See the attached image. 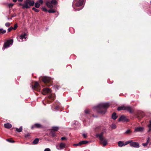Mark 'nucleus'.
<instances>
[{"instance_id":"e433bc0d","label":"nucleus","mask_w":151,"mask_h":151,"mask_svg":"<svg viewBox=\"0 0 151 151\" xmlns=\"http://www.w3.org/2000/svg\"><path fill=\"white\" fill-rule=\"evenodd\" d=\"M14 5V4L13 3H10L9 4L8 6L9 8H12L13 6Z\"/></svg>"},{"instance_id":"9d476101","label":"nucleus","mask_w":151,"mask_h":151,"mask_svg":"<svg viewBox=\"0 0 151 151\" xmlns=\"http://www.w3.org/2000/svg\"><path fill=\"white\" fill-rule=\"evenodd\" d=\"M55 96L54 95L50 94L48 96V99H47V101L49 103H50L53 100L55 99Z\"/></svg>"},{"instance_id":"79ce46f5","label":"nucleus","mask_w":151,"mask_h":151,"mask_svg":"<svg viewBox=\"0 0 151 151\" xmlns=\"http://www.w3.org/2000/svg\"><path fill=\"white\" fill-rule=\"evenodd\" d=\"M42 10L45 12H47V9L45 7H43L42 8Z\"/></svg>"},{"instance_id":"423d86ee","label":"nucleus","mask_w":151,"mask_h":151,"mask_svg":"<svg viewBox=\"0 0 151 151\" xmlns=\"http://www.w3.org/2000/svg\"><path fill=\"white\" fill-rule=\"evenodd\" d=\"M32 88L33 89L38 91L40 90L39 88V85L38 83L36 82L34 84V85L32 86Z\"/></svg>"},{"instance_id":"f8f14e48","label":"nucleus","mask_w":151,"mask_h":151,"mask_svg":"<svg viewBox=\"0 0 151 151\" xmlns=\"http://www.w3.org/2000/svg\"><path fill=\"white\" fill-rule=\"evenodd\" d=\"M119 122L122 121L123 122H127L128 121V120L126 118L125 116L122 115L119 119Z\"/></svg>"},{"instance_id":"c9c22d12","label":"nucleus","mask_w":151,"mask_h":151,"mask_svg":"<svg viewBox=\"0 0 151 151\" xmlns=\"http://www.w3.org/2000/svg\"><path fill=\"white\" fill-rule=\"evenodd\" d=\"M131 132L130 130L128 129L125 132V133L126 134H129Z\"/></svg>"},{"instance_id":"6e6d98bb","label":"nucleus","mask_w":151,"mask_h":151,"mask_svg":"<svg viewBox=\"0 0 151 151\" xmlns=\"http://www.w3.org/2000/svg\"><path fill=\"white\" fill-rule=\"evenodd\" d=\"M58 107H59V106H56V107L55 108V109H58Z\"/></svg>"},{"instance_id":"de8ad7c7","label":"nucleus","mask_w":151,"mask_h":151,"mask_svg":"<svg viewBox=\"0 0 151 151\" xmlns=\"http://www.w3.org/2000/svg\"><path fill=\"white\" fill-rule=\"evenodd\" d=\"M140 114L141 115H140L141 117H143V115H144V114L143 113V112H140V114H139V115H140Z\"/></svg>"},{"instance_id":"c85d7f7f","label":"nucleus","mask_w":151,"mask_h":151,"mask_svg":"<svg viewBox=\"0 0 151 151\" xmlns=\"http://www.w3.org/2000/svg\"><path fill=\"white\" fill-rule=\"evenodd\" d=\"M24 4H22L21 3H19L18 4V6H22V8L23 9H26V8L24 7Z\"/></svg>"},{"instance_id":"9b49d317","label":"nucleus","mask_w":151,"mask_h":151,"mask_svg":"<svg viewBox=\"0 0 151 151\" xmlns=\"http://www.w3.org/2000/svg\"><path fill=\"white\" fill-rule=\"evenodd\" d=\"M50 92V88H46L43 89V91H42V93L43 95H45Z\"/></svg>"},{"instance_id":"09e8293b","label":"nucleus","mask_w":151,"mask_h":151,"mask_svg":"<svg viewBox=\"0 0 151 151\" xmlns=\"http://www.w3.org/2000/svg\"><path fill=\"white\" fill-rule=\"evenodd\" d=\"M83 136L84 138H86L87 137V134H83Z\"/></svg>"},{"instance_id":"864d4df0","label":"nucleus","mask_w":151,"mask_h":151,"mask_svg":"<svg viewBox=\"0 0 151 151\" xmlns=\"http://www.w3.org/2000/svg\"><path fill=\"white\" fill-rule=\"evenodd\" d=\"M55 88H57V89H58L59 88V86H55Z\"/></svg>"},{"instance_id":"3c124183","label":"nucleus","mask_w":151,"mask_h":151,"mask_svg":"<svg viewBox=\"0 0 151 151\" xmlns=\"http://www.w3.org/2000/svg\"><path fill=\"white\" fill-rule=\"evenodd\" d=\"M39 2L41 4H42L43 3V1L42 0H39Z\"/></svg>"},{"instance_id":"4d7b16f0","label":"nucleus","mask_w":151,"mask_h":151,"mask_svg":"<svg viewBox=\"0 0 151 151\" xmlns=\"http://www.w3.org/2000/svg\"><path fill=\"white\" fill-rule=\"evenodd\" d=\"M17 0H13V1L14 2H16Z\"/></svg>"},{"instance_id":"412c9836","label":"nucleus","mask_w":151,"mask_h":151,"mask_svg":"<svg viewBox=\"0 0 151 151\" xmlns=\"http://www.w3.org/2000/svg\"><path fill=\"white\" fill-rule=\"evenodd\" d=\"M117 116L116 115V114L114 112L112 115V118L113 119L115 120L117 118Z\"/></svg>"},{"instance_id":"bf43d9fd","label":"nucleus","mask_w":151,"mask_h":151,"mask_svg":"<svg viewBox=\"0 0 151 151\" xmlns=\"http://www.w3.org/2000/svg\"><path fill=\"white\" fill-rule=\"evenodd\" d=\"M10 19V18H8V19Z\"/></svg>"},{"instance_id":"58836bf2","label":"nucleus","mask_w":151,"mask_h":151,"mask_svg":"<svg viewBox=\"0 0 151 151\" xmlns=\"http://www.w3.org/2000/svg\"><path fill=\"white\" fill-rule=\"evenodd\" d=\"M81 143H80V142L79 143L74 144L73 145V146H81Z\"/></svg>"},{"instance_id":"aec40b11","label":"nucleus","mask_w":151,"mask_h":151,"mask_svg":"<svg viewBox=\"0 0 151 151\" xmlns=\"http://www.w3.org/2000/svg\"><path fill=\"white\" fill-rule=\"evenodd\" d=\"M148 127L149 128L148 132H151V120H150L149 122V124L147 125Z\"/></svg>"},{"instance_id":"393cba45","label":"nucleus","mask_w":151,"mask_h":151,"mask_svg":"<svg viewBox=\"0 0 151 151\" xmlns=\"http://www.w3.org/2000/svg\"><path fill=\"white\" fill-rule=\"evenodd\" d=\"M39 139L38 138H36L33 141V144H37L39 142Z\"/></svg>"},{"instance_id":"ddd939ff","label":"nucleus","mask_w":151,"mask_h":151,"mask_svg":"<svg viewBox=\"0 0 151 151\" xmlns=\"http://www.w3.org/2000/svg\"><path fill=\"white\" fill-rule=\"evenodd\" d=\"M124 110H126L131 113L133 112V111L131 107L128 106H124Z\"/></svg>"},{"instance_id":"0eeeda50","label":"nucleus","mask_w":151,"mask_h":151,"mask_svg":"<svg viewBox=\"0 0 151 151\" xmlns=\"http://www.w3.org/2000/svg\"><path fill=\"white\" fill-rule=\"evenodd\" d=\"M58 150H61L65 148L66 147V144L64 143L61 142L60 143L58 146H56Z\"/></svg>"},{"instance_id":"f704fd0d","label":"nucleus","mask_w":151,"mask_h":151,"mask_svg":"<svg viewBox=\"0 0 151 151\" xmlns=\"http://www.w3.org/2000/svg\"><path fill=\"white\" fill-rule=\"evenodd\" d=\"M51 134L52 136L53 137H55L56 136L55 132L53 131H52L51 132Z\"/></svg>"},{"instance_id":"8fccbe9b","label":"nucleus","mask_w":151,"mask_h":151,"mask_svg":"<svg viewBox=\"0 0 151 151\" xmlns=\"http://www.w3.org/2000/svg\"><path fill=\"white\" fill-rule=\"evenodd\" d=\"M61 140H66L67 139L65 137H61Z\"/></svg>"},{"instance_id":"5fc2aeb1","label":"nucleus","mask_w":151,"mask_h":151,"mask_svg":"<svg viewBox=\"0 0 151 151\" xmlns=\"http://www.w3.org/2000/svg\"><path fill=\"white\" fill-rule=\"evenodd\" d=\"M17 1L19 2H21L23 1V0H17Z\"/></svg>"},{"instance_id":"f3484780","label":"nucleus","mask_w":151,"mask_h":151,"mask_svg":"<svg viewBox=\"0 0 151 151\" xmlns=\"http://www.w3.org/2000/svg\"><path fill=\"white\" fill-rule=\"evenodd\" d=\"M12 125L9 123L5 124H4V127L7 129H9L12 127Z\"/></svg>"},{"instance_id":"ea45409f","label":"nucleus","mask_w":151,"mask_h":151,"mask_svg":"<svg viewBox=\"0 0 151 151\" xmlns=\"http://www.w3.org/2000/svg\"><path fill=\"white\" fill-rule=\"evenodd\" d=\"M12 29H13V27H10L8 28V32H10Z\"/></svg>"},{"instance_id":"4468645a","label":"nucleus","mask_w":151,"mask_h":151,"mask_svg":"<svg viewBox=\"0 0 151 151\" xmlns=\"http://www.w3.org/2000/svg\"><path fill=\"white\" fill-rule=\"evenodd\" d=\"M84 2L83 0H79L76 4V5L77 7H79L83 5Z\"/></svg>"},{"instance_id":"473e14b6","label":"nucleus","mask_w":151,"mask_h":151,"mask_svg":"<svg viewBox=\"0 0 151 151\" xmlns=\"http://www.w3.org/2000/svg\"><path fill=\"white\" fill-rule=\"evenodd\" d=\"M32 9L33 10H34V11H35V12H39V11H40V10L39 9H37L34 7H33L32 8Z\"/></svg>"},{"instance_id":"39448f33","label":"nucleus","mask_w":151,"mask_h":151,"mask_svg":"<svg viewBox=\"0 0 151 151\" xmlns=\"http://www.w3.org/2000/svg\"><path fill=\"white\" fill-rule=\"evenodd\" d=\"M42 81L45 83H47L50 82L51 78H50L48 77L45 76L43 77Z\"/></svg>"},{"instance_id":"a878e982","label":"nucleus","mask_w":151,"mask_h":151,"mask_svg":"<svg viewBox=\"0 0 151 151\" xmlns=\"http://www.w3.org/2000/svg\"><path fill=\"white\" fill-rule=\"evenodd\" d=\"M51 2L52 4L53 5H56L58 3L56 0H52Z\"/></svg>"},{"instance_id":"c756f323","label":"nucleus","mask_w":151,"mask_h":151,"mask_svg":"<svg viewBox=\"0 0 151 151\" xmlns=\"http://www.w3.org/2000/svg\"><path fill=\"white\" fill-rule=\"evenodd\" d=\"M6 31L5 30H4L2 29H0V34L1 33L2 34H4L6 33Z\"/></svg>"},{"instance_id":"6e6552de","label":"nucleus","mask_w":151,"mask_h":151,"mask_svg":"<svg viewBox=\"0 0 151 151\" xmlns=\"http://www.w3.org/2000/svg\"><path fill=\"white\" fill-rule=\"evenodd\" d=\"M43 128V126L38 123L35 124L31 127V129H32L35 128Z\"/></svg>"},{"instance_id":"603ef678","label":"nucleus","mask_w":151,"mask_h":151,"mask_svg":"<svg viewBox=\"0 0 151 151\" xmlns=\"http://www.w3.org/2000/svg\"><path fill=\"white\" fill-rule=\"evenodd\" d=\"M29 136V134H27L25 136V137L27 138V137Z\"/></svg>"},{"instance_id":"a19ab883","label":"nucleus","mask_w":151,"mask_h":151,"mask_svg":"<svg viewBox=\"0 0 151 151\" xmlns=\"http://www.w3.org/2000/svg\"><path fill=\"white\" fill-rule=\"evenodd\" d=\"M10 25V24L9 22H7L5 24V26L7 27H9Z\"/></svg>"},{"instance_id":"1a4fd4ad","label":"nucleus","mask_w":151,"mask_h":151,"mask_svg":"<svg viewBox=\"0 0 151 151\" xmlns=\"http://www.w3.org/2000/svg\"><path fill=\"white\" fill-rule=\"evenodd\" d=\"M130 146L132 147H133L135 148H139V145L138 143L137 142H131L130 144Z\"/></svg>"},{"instance_id":"f257e3e1","label":"nucleus","mask_w":151,"mask_h":151,"mask_svg":"<svg viewBox=\"0 0 151 151\" xmlns=\"http://www.w3.org/2000/svg\"><path fill=\"white\" fill-rule=\"evenodd\" d=\"M109 106L110 104L109 103H101L95 106L94 109L99 113L104 114L106 111L107 109Z\"/></svg>"},{"instance_id":"37998d69","label":"nucleus","mask_w":151,"mask_h":151,"mask_svg":"<svg viewBox=\"0 0 151 151\" xmlns=\"http://www.w3.org/2000/svg\"><path fill=\"white\" fill-rule=\"evenodd\" d=\"M6 140L10 142H14V141H12L11 139H7Z\"/></svg>"},{"instance_id":"49530a36","label":"nucleus","mask_w":151,"mask_h":151,"mask_svg":"<svg viewBox=\"0 0 151 151\" xmlns=\"http://www.w3.org/2000/svg\"><path fill=\"white\" fill-rule=\"evenodd\" d=\"M44 151H51V150L50 148H47L45 149Z\"/></svg>"},{"instance_id":"13d9d810","label":"nucleus","mask_w":151,"mask_h":151,"mask_svg":"<svg viewBox=\"0 0 151 151\" xmlns=\"http://www.w3.org/2000/svg\"><path fill=\"white\" fill-rule=\"evenodd\" d=\"M82 9V8H81V9H76L75 10H80L81 9Z\"/></svg>"},{"instance_id":"5701e85b","label":"nucleus","mask_w":151,"mask_h":151,"mask_svg":"<svg viewBox=\"0 0 151 151\" xmlns=\"http://www.w3.org/2000/svg\"><path fill=\"white\" fill-rule=\"evenodd\" d=\"M124 106H121L118 107L117 108V110L120 111L121 110H124Z\"/></svg>"},{"instance_id":"4c0bfd02","label":"nucleus","mask_w":151,"mask_h":151,"mask_svg":"<svg viewBox=\"0 0 151 151\" xmlns=\"http://www.w3.org/2000/svg\"><path fill=\"white\" fill-rule=\"evenodd\" d=\"M111 127L113 129H115L116 128V126L114 124H112L111 125Z\"/></svg>"},{"instance_id":"20e7f679","label":"nucleus","mask_w":151,"mask_h":151,"mask_svg":"<svg viewBox=\"0 0 151 151\" xmlns=\"http://www.w3.org/2000/svg\"><path fill=\"white\" fill-rule=\"evenodd\" d=\"M13 42V40L12 39L7 40L5 42L3 45L2 49H4L9 47L10 45H12Z\"/></svg>"},{"instance_id":"7ed1b4c3","label":"nucleus","mask_w":151,"mask_h":151,"mask_svg":"<svg viewBox=\"0 0 151 151\" xmlns=\"http://www.w3.org/2000/svg\"><path fill=\"white\" fill-rule=\"evenodd\" d=\"M103 132H101L100 134L98 135L100 140V143L102 144L103 146H105L107 144V140L103 136Z\"/></svg>"},{"instance_id":"72a5a7b5","label":"nucleus","mask_w":151,"mask_h":151,"mask_svg":"<svg viewBox=\"0 0 151 151\" xmlns=\"http://www.w3.org/2000/svg\"><path fill=\"white\" fill-rule=\"evenodd\" d=\"M48 11L49 13H53L55 12V11L52 9H50Z\"/></svg>"},{"instance_id":"b1692460","label":"nucleus","mask_w":151,"mask_h":151,"mask_svg":"<svg viewBox=\"0 0 151 151\" xmlns=\"http://www.w3.org/2000/svg\"><path fill=\"white\" fill-rule=\"evenodd\" d=\"M150 138H148L147 140V142L146 143H143L142 144V145L144 146H147V144L149 142V140Z\"/></svg>"},{"instance_id":"a211bd4d","label":"nucleus","mask_w":151,"mask_h":151,"mask_svg":"<svg viewBox=\"0 0 151 151\" xmlns=\"http://www.w3.org/2000/svg\"><path fill=\"white\" fill-rule=\"evenodd\" d=\"M144 128L142 127H137L135 128V131L136 132H142L143 131Z\"/></svg>"},{"instance_id":"cd10ccee","label":"nucleus","mask_w":151,"mask_h":151,"mask_svg":"<svg viewBox=\"0 0 151 151\" xmlns=\"http://www.w3.org/2000/svg\"><path fill=\"white\" fill-rule=\"evenodd\" d=\"M88 142L86 141H83L80 142L81 145L83 144H87Z\"/></svg>"},{"instance_id":"6ab92c4d","label":"nucleus","mask_w":151,"mask_h":151,"mask_svg":"<svg viewBox=\"0 0 151 151\" xmlns=\"http://www.w3.org/2000/svg\"><path fill=\"white\" fill-rule=\"evenodd\" d=\"M118 145L120 147H122L124 146V142L122 141H119L118 142Z\"/></svg>"},{"instance_id":"dca6fc26","label":"nucleus","mask_w":151,"mask_h":151,"mask_svg":"<svg viewBox=\"0 0 151 151\" xmlns=\"http://www.w3.org/2000/svg\"><path fill=\"white\" fill-rule=\"evenodd\" d=\"M27 35L26 33H24L23 34H22L20 36V39H22V41H23L24 40H23V39H26V38H27Z\"/></svg>"},{"instance_id":"052dcab7","label":"nucleus","mask_w":151,"mask_h":151,"mask_svg":"<svg viewBox=\"0 0 151 151\" xmlns=\"http://www.w3.org/2000/svg\"><path fill=\"white\" fill-rule=\"evenodd\" d=\"M150 3H151V1Z\"/></svg>"},{"instance_id":"a18cd8bd","label":"nucleus","mask_w":151,"mask_h":151,"mask_svg":"<svg viewBox=\"0 0 151 151\" xmlns=\"http://www.w3.org/2000/svg\"><path fill=\"white\" fill-rule=\"evenodd\" d=\"M90 112V111L89 110H86L85 111V112L86 114H89Z\"/></svg>"},{"instance_id":"2f4dec72","label":"nucleus","mask_w":151,"mask_h":151,"mask_svg":"<svg viewBox=\"0 0 151 151\" xmlns=\"http://www.w3.org/2000/svg\"><path fill=\"white\" fill-rule=\"evenodd\" d=\"M132 140H129L128 141H127V142H125V143H124V146H125L126 145H127V144H129V143L130 144V143L132 142Z\"/></svg>"},{"instance_id":"4be33fe9","label":"nucleus","mask_w":151,"mask_h":151,"mask_svg":"<svg viewBox=\"0 0 151 151\" xmlns=\"http://www.w3.org/2000/svg\"><path fill=\"white\" fill-rule=\"evenodd\" d=\"M22 127L21 126L19 129L18 128H16V131L18 132H21L22 131Z\"/></svg>"},{"instance_id":"2eb2a0df","label":"nucleus","mask_w":151,"mask_h":151,"mask_svg":"<svg viewBox=\"0 0 151 151\" xmlns=\"http://www.w3.org/2000/svg\"><path fill=\"white\" fill-rule=\"evenodd\" d=\"M46 5L49 8L52 9L53 8V6L52 5L51 2L49 1H47L46 3Z\"/></svg>"},{"instance_id":"c03bdc74","label":"nucleus","mask_w":151,"mask_h":151,"mask_svg":"<svg viewBox=\"0 0 151 151\" xmlns=\"http://www.w3.org/2000/svg\"><path fill=\"white\" fill-rule=\"evenodd\" d=\"M17 24L14 25V27H13V29L14 30H15L17 27Z\"/></svg>"},{"instance_id":"7c9ffc66","label":"nucleus","mask_w":151,"mask_h":151,"mask_svg":"<svg viewBox=\"0 0 151 151\" xmlns=\"http://www.w3.org/2000/svg\"><path fill=\"white\" fill-rule=\"evenodd\" d=\"M59 128L58 127H53L52 128V130L54 131H57L58 130Z\"/></svg>"},{"instance_id":"f03ea898","label":"nucleus","mask_w":151,"mask_h":151,"mask_svg":"<svg viewBox=\"0 0 151 151\" xmlns=\"http://www.w3.org/2000/svg\"><path fill=\"white\" fill-rule=\"evenodd\" d=\"M24 7L27 9L33 6L35 4L34 0H25L24 1Z\"/></svg>"},{"instance_id":"bb28decb","label":"nucleus","mask_w":151,"mask_h":151,"mask_svg":"<svg viewBox=\"0 0 151 151\" xmlns=\"http://www.w3.org/2000/svg\"><path fill=\"white\" fill-rule=\"evenodd\" d=\"M34 4L35 7L37 8H39L40 6V4L38 2H36Z\"/></svg>"}]
</instances>
